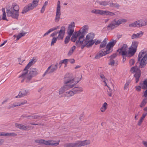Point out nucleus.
<instances>
[{
	"label": "nucleus",
	"mask_w": 147,
	"mask_h": 147,
	"mask_svg": "<svg viewBox=\"0 0 147 147\" xmlns=\"http://www.w3.org/2000/svg\"><path fill=\"white\" fill-rule=\"evenodd\" d=\"M68 62H69L71 64L74 63V59H67Z\"/></svg>",
	"instance_id": "56"
},
{
	"label": "nucleus",
	"mask_w": 147,
	"mask_h": 147,
	"mask_svg": "<svg viewBox=\"0 0 147 147\" xmlns=\"http://www.w3.org/2000/svg\"><path fill=\"white\" fill-rule=\"evenodd\" d=\"M6 13L8 16L11 17L13 18L18 20L19 16V12L10 9H7Z\"/></svg>",
	"instance_id": "10"
},
{
	"label": "nucleus",
	"mask_w": 147,
	"mask_h": 147,
	"mask_svg": "<svg viewBox=\"0 0 147 147\" xmlns=\"http://www.w3.org/2000/svg\"><path fill=\"white\" fill-rule=\"evenodd\" d=\"M142 143L144 144V146L146 147H147V142L144 141H143L142 142Z\"/></svg>",
	"instance_id": "64"
},
{
	"label": "nucleus",
	"mask_w": 147,
	"mask_h": 147,
	"mask_svg": "<svg viewBox=\"0 0 147 147\" xmlns=\"http://www.w3.org/2000/svg\"><path fill=\"white\" fill-rule=\"evenodd\" d=\"M61 15L60 10H57L55 21L58 22L59 21Z\"/></svg>",
	"instance_id": "27"
},
{
	"label": "nucleus",
	"mask_w": 147,
	"mask_h": 147,
	"mask_svg": "<svg viewBox=\"0 0 147 147\" xmlns=\"http://www.w3.org/2000/svg\"><path fill=\"white\" fill-rule=\"evenodd\" d=\"M130 71L132 73H135L134 75V77L136 78V83H137L139 81V78L141 75V73L140 70L136 65L131 68Z\"/></svg>",
	"instance_id": "9"
},
{
	"label": "nucleus",
	"mask_w": 147,
	"mask_h": 147,
	"mask_svg": "<svg viewBox=\"0 0 147 147\" xmlns=\"http://www.w3.org/2000/svg\"><path fill=\"white\" fill-rule=\"evenodd\" d=\"M107 42V39L105 38L103 41L101 42L100 46V49L104 48L106 46Z\"/></svg>",
	"instance_id": "31"
},
{
	"label": "nucleus",
	"mask_w": 147,
	"mask_h": 147,
	"mask_svg": "<svg viewBox=\"0 0 147 147\" xmlns=\"http://www.w3.org/2000/svg\"><path fill=\"white\" fill-rule=\"evenodd\" d=\"M28 92V90L24 89L21 90L19 92L18 95L16 96V98H18L25 96L27 95V94Z\"/></svg>",
	"instance_id": "15"
},
{
	"label": "nucleus",
	"mask_w": 147,
	"mask_h": 147,
	"mask_svg": "<svg viewBox=\"0 0 147 147\" xmlns=\"http://www.w3.org/2000/svg\"><path fill=\"white\" fill-rule=\"evenodd\" d=\"M82 78V76L80 73L76 74L74 78V84L78 83Z\"/></svg>",
	"instance_id": "17"
},
{
	"label": "nucleus",
	"mask_w": 147,
	"mask_h": 147,
	"mask_svg": "<svg viewBox=\"0 0 147 147\" xmlns=\"http://www.w3.org/2000/svg\"><path fill=\"white\" fill-rule=\"evenodd\" d=\"M140 85L142 89H145L147 88V79L144 80L143 82H140Z\"/></svg>",
	"instance_id": "28"
},
{
	"label": "nucleus",
	"mask_w": 147,
	"mask_h": 147,
	"mask_svg": "<svg viewBox=\"0 0 147 147\" xmlns=\"http://www.w3.org/2000/svg\"><path fill=\"white\" fill-rule=\"evenodd\" d=\"M74 52V46H73L69 50V52L67 54V56H70Z\"/></svg>",
	"instance_id": "40"
},
{
	"label": "nucleus",
	"mask_w": 147,
	"mask_h": 147,
	"mask_svg": "<svg viewBox=\"0 0 147 147\" xmlns=\"http://www.w3.org/2000/svg\"><path fill=\"white\" fill-rule=\"evenodd\" d=\"M93 38L92 39V40H94L95 41V42H94V44L95 43V45H96L99 44L101 42V41L99 40H98L96 41V39H95L94 40H93Z\"/></svg>",
	"instance_id": "52"
},
{
	"label": "nucleus",
	"mask_w": 147,
	"mask_h": 147,
	"mask_svg": "<svg viewBox=\"0 0 147 147\" xmlns=\"http://www.w3.org/2000/svg\"><path fill=\"white\" fill-rule=\"evenodd\" d=\"M9 9L19 12V7L16 3H13L11 7Z\"/></svg>",
	"instance_id": "23"
},
{
	"label": "nucleus",
	"mask_w": 147,
	"mask_h": 147,
	"mask_svg": "<svg viewBox=\"0 0 147 147\" xmlns=\"http://www.w3.org/2000/svg\"><path fill=\"white\" fill-rule=\"evenodd\" d=\"M84 116V113L80 114L79 117V119L78 120H76V119H75V123L77 124L80 123H81V121L83 120Z\"/></svg>",
	"instance_id": "25"
},
{
	"label": "nucleus",
	"mask_w": 147,
	"mask_h": 147,
	"mask_svg": "<svg viewBox=\"0 0 147 147\" xmlns=\"http://www.w3.org/2000/svg\"><path fill=\"white\" fill-rule=\"evenodd\" d=\"M129 49L126 57H130L134 55L136 51V49L131 47L129 48Z\"/></svg>",
	"instance_id": "16"
},
{
	"label": "nucleus",
	"mask_w": 147,
	"mask_h": 147,
	"mask_svg": "<svg viewBox=\"0 0 147 147\" xmlns=\"http://www.w3.org/2000/svg\"><path fill=\"white\" fill-rule=\"evenodd\" d=\"M17 136V134L14 133H6L4 132H0V136Z\"/></svg>",
	"instance_id": "22"
},
{
	"label": "nucleus",
	"mask_w": 147,
	"mask_h": 147,
	"mask_svg": "<svg viewBox=\"0 0 147 147\" xmlns=\"http://www.w3.org/2000/svg\"><path fill=\"white\" fill-rule=\"evenodd\" d=\"M2 19H3V20H6L7 21L8 20L6 18V13H3Z\"/></svg>",
	"instance_id": "55"
},
{
	"label": "nucleus",
	"mask_w": 147,
	"mask_h": 147,
	"mask_svg": "<svg viewBox=\"0 0 147 147\" xmlns=\"http://www.w3.org/2000/svg\"><path fill=\"white\" fill-rule=\"evenodd\" d=\"M53 30L52 29V28H51L50 29H49L48 31H47L46 33H45L44 35L43 36V37H44L45 36H46L48 35L50 33H51V32L53 31Z\"/></svg>",
	"instance_id": "44"
},
{
	"label": "nucleus",
	"mask_w": 147,
	"mask_h": 147,
	"mask_svg": "<svg viewBox=\"0 0 147 147\" xmlns=\"http://www.w3.org/2000/svg\"><path fill=\"white\" fill-rule=\"evenodd\" d=\"M138 42L137 41L133 42L132 43L131 46L130 47L131 48L135 49L137 50V48L138 47Z\"/></svg>",
	"instance_id": "37"
},
{
	"label": "nucleus",
	"mask_w": 147,
	"mask_h": 147,
	"mask_svg": "<svg viewBox=\"0 0 147 147\" xmlns=\"http://www.w3.org/2000/svg\"><path fill=\"white\" fill-rule=\"evenodd\" d=\"M91 12L96 14H99L102 16H116L117 15L116 12H111L108 10L94 9L91 11Z\"/></svg>",
	"instance_id": "7"
},
{
	"label": "nucleus",
	"mask_w": 147,
	"mask_h": 147,
	"mask_svg": "<svg viewBox=\"0 0 147 147\" xmlns=\"http://www.w3.org/2000/svg\"><path fill=\"white\" fill-rule=\"evenodd\" d=\"M67 60V59H65L61 61H62V63H64L65 64V65H66L68 63Z\"/></svg>",
	"instance_id": "54"
},
{
	"label": "nucleus",
	"mask_w": 147,
	"mask_h": 147,
	"mask_svg": "<svg viewBox=\"0 0 147 147\" xmlns=\"http://www.w3.org/2000/svg\"><path fill=\"white\" fill-rule=\"evenodd\" d=\"M23 71L22 74L19 77V78H22L21 81L22 83L25 80L26 83H29L33 77L37 75V70L34 69H31L30 70L29 72H27L24 75H23L24 73L26 71Z\"/></svg>",
	"instance_id": "2"
},
{
	"label": "nucleus",
	"mask_w": 147,
	"mask_h": 147,
	"mask_svg": "<svg viewBox=\"0 0 147 147\" xmlns=\"http://www.w3.org/2000/svg\"><path fill=\"white\" fill-rule=\"evenodd\" d=\"M74 27V22H71L69 24L67 32L68 35L65 38V44L68 43L70 40V38L72 35L71 40L74 42V29H72Z\"/></svg>",
	"instance_id": "6"
},
{
	"label": "nucleus",
	"mask_w": 147,
	"mask_h": 147,
	"mask_svg": "<svg viewBox=\"0 0 147 147\" xmlns=\"http://www.w3.org/2000/svg\"><path fill=\"white\" fill-rule=\"evenodd\" d=\"M58 38H59L58 37H54L53 38L52 40V41L51 42V46L53 45L56 42Z\"/></svg>",
	"instance_id": "39"
},
{
	"label": "nucleus",
	"mask_w": 147,
	"mask_h": 147,
	"mask_svg": "<svg viewBox=\"0 0 147 147\" xmlns=\"http://www.w3.org/2000/svg\"><path fill=\"white\" fill-rule=\"evenodd\" d=\"M138 61L140 62V67L143 68L147 63V49L142 50L139 54Z\"/></svg>",
	"instance_id": "4"
},
{
	"label": "nucleus",
	"mask_w": 147,
	"mask_h": 147,
	"mask_svg": "<svg viewBox=\"0 0 147 147\" xmlns=\"http://www.w3.org/2000/svg\"><path fill=\"white\" fill-rule=\"evenodd\" d=\"M28 119L32 120L33 119H37L38 118H41L44 117V116H41L39 115H29L26 117Z\"/></svg>",
	"instance_id": "26"
},
{
	"label": "nucleus",
	"mask_w": 147,
	"mask_h": 147,
	"mask_svg": "<svg viewBox=\"0 0 147 147\" xmlns=\"http://www.w3.org/2000/svg\"><path fill=\"white\" fill-rule=\"evenodd\" d=\"M27 33V32H24V33L21 32L19 33L17 36V39L16 40H18L21 37L25 36V34Z\"/></svg>",
	"instance_id": "35"
},
{
	"label": "nucleus",
	"mask_w": 147,
	"mask_h": 147,
	"mask_svg": "<svg viewBox=\"0 0 147 147\" xmlns=\"http://www.w3.org/2000/svg\"><path fill=\"white\" fill-rule=\"evenodd\" d=\"M140 22V24L142 26V27L143 26H146L147 24V20L146 19H143L139 20Z\"/></svg>",
	"instance_id": "34"
},
{
	"label": "nucleus",
	"mask_w": 147,
	"mask_h": 147,
	"mask_svg": "<svg viewBox=\"0 0 147 147\" xmlns=\"http://www.w3.org/2000/svg\"><path fill=\"white\" fill-rule=\"evenodd\" d=\"M65 96L67 97H70L74 95V91L72 90L66 92L65 94Z\"/></svg>",
	"instance_id": "33"
},
{
	"label": "nucleus",
	"mask_w": 147,
	"mask_h": 147,
	"mask_svg": "<svg viewBox=\"0 0 147 147\" xmlns=\"http://www.w3.org/2000/svg\"><path fill=\"white\" fill-rule=\"evenodd\" d=\"M136 24V27L139 28L142 27V26L141 25L140 20L137 21L135 22Z\"/></svg>",
	"instance_id": "43"
},
{
	"label": "nucleus",
	"mask_w": 147,
	"mask_h": 147,
	"mask_svg": "<svg viewBox=\"0 0 147 147\" xmlns=\"http://www.w3.org/2000/svg\"><path fill=\"white\" fill-rule=\"evenodd\" d=\"M115 21V20L112 21L108 25L107 27L108 30H112L117 27L114 23Z\"/></svg>",
	"instance_id": "20"
},
{
	"label": "nucleus",
	"mask_w": 147,
	"mask_h": 147,
	"mask_svg": "<svg viewBox=\"0 0 147 147\" xmlns=\"http://www.w3.org/2000/svg\"><path fill=\"white\" fill-rule=\"evenodd\" d=\"M141 86H138L136 87V90L138 91H139L141 90Z\"/></svg>",
	"instance_id": "58"
},
{
	"label": "nucleus",
	"mask_w": 147,
	"mask_h": 147,
	"mask_svg": "<svg viewBox=\"0 0 147 147\" xmlns=\"http://www.w3.org/2000/svg\"><path fill=\"white\" fill-rule=\"evenodd\" d=\"M21 124H19L18 123H16L15 124V126L16 127H17L18 128L20 129V127H21Z\"/></svg>",
	"instance_id": "61"
},
{
	"label": "nucleus",
	"mask_w": 147,
	"mask_h": 147,
	"mask_svg": "<svg viewBox=\"0 0 147 147\" xmlns=\"http://www.w3.org/2000/svg\"><path fill=\"white\" fill-rule=\"evenodd\" d=\"M144 32L141 31L137 34H133L131 36L132 39H136L141 37L143 34Z\"/></svg>",
	"instance_id": "19"
},
{
	"label": "nucleus",
	"mask_w": 147,
	"mask_h": 147,
	"mask_svg": "<svg viewBox=\"0 0 147 147\" xmlns=\"http://www.w3.org/2000/svg\"><path fill=\"white\" fill-rule=\"evenodd\" d=\"M15 105H14L13 104V103L12 104H10L7 107V109H11V108H14V107H15Z\"/></svg>",
	"instance_id": "49"
},
{
	"label": "nucleus",
	"mask_w": 147,
	"mask_h": 147,
	"mask_svg": "<svg viewBox=\"0 0 147 147\" xmlns=\"http://www.w3.org/2000/svg\"><path fill=\"white\" fill-rule=\"evenodd\" d=\"M58 65V63H57L54 66H52V68L48 72L49 74L53 72L54 71L56 70L57 68V66Z\"/></svg>",
	"instance_id": "32"
},
{
	"label": "nucleus",
	"mask_w": 147,
	"mask_h": 147,
	"mask_svg": "<svg viewBox=\"0 0 147 147\" xmlns=\"http://www.w3.org/2000/svg\"><path fill=\"white\" fill-rule=\"evenodd\" d=\"M147 115V113H145L142 114V117H141L139 121H138V125H141V123H142L143 120H144V118H145V117Z\"/></svg>",
	"instance_id": "30"
},
{
	"label": "nucleus",
	"mask_w": 147,
	"mask_h": 147,
	"mask_svg": "<svg viewBox=\"0 0 147 147\" xmlns=\"http://www.w3.org/2000/svg\"><path fill=\"white\" fill-rule=\"evenodd\" d=\"M128 46L127 45L123 44L121 48L119 49L117 52H119V54L123 56H127V53Z\"/></svg>",
	"instance_id": "11"
},
{
	"label": "nucleus",
	"mask_w": 147,
	"mask_h": 147,
	"mask_svg": "<svg viewBox=\"0 0 147 147\" xmlns=\"http://www.w3.org/2000/svg\"><path fill=\"white\" fill-rule=\"evenodd\" d=\"M90 141L89 140H86L83 141H78L74 143V147H80L89 144Z\"/></svg>",
	"instance_id": "13"
},
{
	"label": "nucleus",
	"mask_w": 147,
	"mask_h": 147,
	"mask_svg": "<svg viewBox=\"0 0 147 147\" xmlns=\"http://www.w3.org/2000/svg\"><path fill=\"white\" fill-rule=\"evenodd\" d=\"M129 84V82H127L125 84L124 87V89H126L127 88Z\"/></svg>",
	"instance_id": "63"
},
{
	"label": "nucleus",
	"mask_w": 147,
	"mask_h": 147,
	"mask_svg": "<svg viewBox=\"0 0 147 147\" xmlns=\"http://www.w3.org/2000/svg\"><path fill=\"white\" fill-rule=\"evenodd\" d=\"M58 33V32H54L52 33L50 36V37H54Z\"/></svg>",
	"instance_id": "57"
},
{
	"label": "nucleus",
	"mask_w": 147,
	"mask_h": 147,
	"mask_svg": "<svg viewBox=\"0 0 147 147\" xmlns=\"http://www.w3.org/2000/svg\"><path fill=\"white\" fill-rule=\"evenodd\" d=\"M101 57L100 56V55H99V54L98 53L95 56L94 58L96 59H99Z\"/></svg>",
	"instance_id": "59"
},
{
	"label": "nucleus",
	"mask_w": 147,
	"mask_h": 147,
	"mask_svg": "<svg viewBox=\"0 0 147 147\" xmlns=\"http://www.w3.org/2000/svg\"><path fill=\"white\" fill-rule=\"evenodd\" d=\"M109 61V62L108 63L109 65H111V66H113L114 65L115 62L113 59H110Z\"/></svg>",
	"instance_id": "41"
},
{
	"label": "nucleus",
	"mask_w": 147,
	"mask_h": 147,
	"mask_svg": "<svg viewBox=\"0 0 147 147\" xmlns=\"http://www.w3.org/2000/svg\"><path fill=\"white\" fill-rule=\"evenodd\" d=\"M88 26L85 25L79 31L74 32V42L76 40V46L78 47H81L82 49L85 47L87 48L91 47L95 42L92 40L94 38V36L93 33H89L86 35V38L84 37L88 32Z\"/></svg>",
	"instance_id": "1"
},
{
	"label": "nucleus",
	"mask_w": 147,
	"mask_h": 147,
	"mask_svg": "<svg viewBox=\"0 0 147 147\" xmlns=\"http://www.w3.org/2000/svg\"><path fill=\"white\" fill-rule=\"evenodd\" d=\"M113 20L115 21L114 23H115L116 26H117H117H119L121 24V22L120 19L118 20L117 21H116V20L115 19Z\"/></svg>",
	"instance_id": "42"
},
{
	"label": "nucleus",
	"mask_w": 147,
	"mask_h": 147,
	"mask_svg": "<svg viewBox=\"0 0 147 147\" xmlns=\"http://www.w3.org/2000/svg\"><path fill=\"white\" fill-rule=\"evenodd\" d=\"M134 63L135 61L134 59H132L129 61V63L131 66L134 65Z\"/></svg>",
	"instance_id": "51"
},
{
	"label": "nucleus",
	"mask_w": 147,
	"mask_h": 147,
	"mask_svg": "<svg viewBox=\"0 0 147 147\" xmlns=\"http://www.w3.org/2000/svg\"><path fill=\"white\" fill-rule=\"evenodd\" d=\"M65 147H74V144L73 143H68L64 145Z\"/></svg>",
	"instance_id": "46"
},
{
	"label": "nucleus",
	"mask_w": 147,
	"mask_h": 147,
	"mask_svg": "<svg viewBox=\"0 0 147 147\" xmlns=\"http://www.w3.org/2000/svg\"><path fill=\"white\" fill-rule=\"evenodd\" d=\"M65 26H63L61 27V28L59 31L58 32L59 34L58 37L60 38L61 39H63V35L65 32Z\"/></svg>",
	"instance_id": "18"
},
{
	"label": "nucleus",
	"mask_w": 147,
	"mask_h": 147,
	"mask_svg": "<svg viewBox=\"0 0 147 147\" xmlns=\"http://www.w3.org/2000/svg\"><path fill=\"white\" fill-rule=\"evenodd\" d=\"M34 59H32V60L28 63V64L24 68V69L23 70V71H26V72H25V73H24L23 75L26 74L27 72H29L30 71V69L31 68H33L36 69L37 71V75L38 74V70L36 68H31L29 70H28V69H29L30 67L35 63V62L34 61Z\"/></svg>",
	"instance_id": "14"
},
{
	"label": "nucleus",
	"mask_w": 147,
	"mask_h": 147,
	"mask_svg": "<svg viewBox=\"0 0 147 147\" xmlns=\"http://www.w3.org/2000/svg\"><path fill=\"white\" fill-rule=\"evenodd\" d=\"M51 66L52 65H51L48 67V69L46 70V71L45 72L44 74L43 75V76H44L47 73L49 74L48 72H49V69H50L51 67Z\"/></svg>",
	"instance_id": "47"
},
{
	"label": "nucleus",
	"mask_w": 147,
	"mask_h": 147,
	"mask_svg": "<svg viewBox=\"0 0 147 147\" xmlns=\"http://www.w3.org/2000/svg\"><path fill=\"white\" fill-rule=\"evenodd\" d=\"M83 90V88L80 87H74V94L80 93Z\"/></svg>",
	"instance_id": "24"
},
{
	"label": "nucleus",
	"mask_w": 147,
	"mask_h": 147,
	"mask_svg": "<svg viewBox=\"0 0 147 147\" xmlns=\"http://www.w3.org/2000/svg\"><path fill=\"white\" fill-rule=\"evenodd\" d=\"M107 104L106 102L103 104L102 107L100 108V110L102 112H105L107 108Z\"/></svg>",
	"instance_id": "36"
},
{
	"label": "nucleus",
	"mask_w": 147,
	"mask_h": 147,
	"mask_svg": "<svg viewBox=\"0 0 147 147\" xmlns=\"http://www.w3.org/2000/svg\"><path fill=\"white\" fill-rule=\"evenodd\" d=\"M96 2L97 3L100 5L106 6L109 5V1H96Z\"/></svg>",
	"instance_id": "21"
},
{
	"label": "nucleus",
	"mask_w": 147,
	"mask_h": 147,
	"mask_svg": "<svg viewBox=\"0 0 147 147\" xmlns=\"http://www.w3.org/2000/svg\"><path fill=\"white\" fill-rule=\"evenodd\" d=\"M20 129L26 130L25 126L21 124Z\"/></svg>",
	"instance_id": "60"
},
{
	"label": "nucleus",
	"mask_w": 147,
	"mask_h": 147,
	"mask_svg": "<svg viewBox=\"0 0 147 147\" xmlns=\"http://www.w3.org/2000/svg\"><path fill=\"white\" fill-rule=\"evenodd\" d=\"M59 142V141H56L52 140L46 141L42 139L40 140V144H43L45 145L54 146H56L58 145Z\"/></svg>",
	"instance_id": "12"
},
{
	"label": "nucleus",
	"mask_w": 147,
	"mask_h": 147,
	"mask_svg": "<svg viewBox=\"0 0 147 147\" xmlns=\"http://www.w3.org/2000/svg\"><path fill=\"white\" fill-rule=\"evenodd\" d=\"M39 1V0H33L32 3L29 4L23 8L22 13L23 14L25 13L30 10L36 7L38 5Z\"/></svg>",
	"instance_id": "8"
},
{
	"label": "nucleus",
	"mask_w": 147,
	"mask_h": 147,
	"mask_svg": "<svg viewBox=\"0 0 147 147\" xmlns=\"http://www.w3.org/2000/svg\"><path fill=\"white\" fill-rule=\"evenodd\" d=\"M64 83L63 86L59 89V94H62L67 90L69 88H72L74 87V78L66 76L64 77Z\"/></svg>",
	"instance_id": "3"
},
{
	"label": "nucleus",
	"mask_w": 147,
	"mask_h": 147,
	"mask_svg": "<svg viewBox=\"0 0 147 147\" xmlns=\"http://www.w3.org/2000/svg\"><path fill=\"white\" fill-rule=\"evenodd\" d=\"M21 124H19L18 123H16L15 124V126L16 127H17L18 128L20 129V127H21Z\"/></svg>",
	"instance_id": "62"
},
{
	"label": "nucleus",
	"mask_w": 147,
	"mask_h": 147,
	"mask_svg": "<svg viewBox=\"0 0 147 147\" xmlns=\"http://www.w3.org/2000/svg\"><path fill=\"white\" fill-rule=\"evenodd\" d=\"M129 27H136V24L135 22L132 23L130 24H129Z\"/></svg>",
	"instance_id": "50"
},
{
	"label": "nucleus",
	"mask_w": 147,
	"mask_h": 147,
	"mask_svg": "<svg viewBox=\"0 0 147 147\" xmlns=\"http://www.w3.org/2000/svg\"><path fill=\"white\" fill-rule=\"evenodd\" d=\"M117 56V55L116 53H114L111 56L109 57L110 59H113L115 58Z\"/></svg>",
	"instance_id": "53"
},
{
	"label": "nucleus",
	"mask_w": 147,
	"mask_h": 147,
	"mask_svg": "<svg viewBox=\"0 0 147 147\" xmlns=\"http://www.w3.org/2000/svg\"><path fill=\"white\" fill-rule=\"evenodd\" d=\"M109 5L110 7H115L118 8L120 7L119 5L117 3H113L111 2L110 1H109Z\"/></svg>",
	"instance_id": "29"
},
{
	"label": "nucleus",
	"mask_w": 147,
	"mask_h": 147,
	"mask_svg": "<svg viewBox=\"0 0 147 147\" xmlns=\"http://www.w3.org/2000/svg\"><path fill=\"white\" fill-rule=\"evenodd\" d=\"M53 30L52 29V28H51L50 29H49L48 31H47L46 33H45L44 35L43 36V37H44L45 36H46L48 35L50 33H51V32L53 31Z\"/></svg>",
	"instance_id": "45"
},
{
	"label": "nucleus",
	"mask_w": 147,
	"mask_h": 147,
	"mask_svg": "<svg viewBox=\"0 0 147 147\" xmlns=\"http://www.w3.org/2000/svg\"><path fill=\"white\" fill-rule=\"evenodd\" d=\"M112 41L109 42L107 44L106 46V49H102L98 52L99 55L101 57L112 51V48L115 44L117 41L113 39H112Z\"/></svg>",
	"instance_id": "5"
},
{
	"label": "nucleus",
	"mask_w": 147,
	"mask_h": 147,
	"mask_svg": "<svg viewBox=\"0 0 147 147\" xmlns=\"http://www.w3.org/2000/svg\"><path fill=\"white\" fill-rule=\"evenodd\" d=\"M57 10H60V2L59 1H58Z\"/></svg>",
	"instance_id": "48"
},
{
	"label": "nucleus",
	"mask_w": 147,
	"mask_h": 147,
	"mask_svg": "<svg viewBox=\"0 0 147 147\" xmlns=\"http://www.w3.org/2000/svg\"><path fill=\"white\" fill-rule=\"evenodd\" d=\"M147 101L146 100V99L145 98L141 102V103L140 105V107L142 108L144 107L146 104Z\"/></svg>",
	"instance_id": "38"
}]
</instances>
